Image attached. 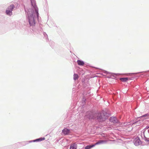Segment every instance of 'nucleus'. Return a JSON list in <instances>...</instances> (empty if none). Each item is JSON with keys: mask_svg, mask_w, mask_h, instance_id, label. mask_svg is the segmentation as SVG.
Masks as SVG:
<instances>
[{"mask_svg": "<svg viewBox=\"0 0 149 149\" xmlns=\"http://www.w3.org/2000/svg\"><path fill=\"white\" fill-rule=\"evenodd\" d=\"M36 14L38 15V13L36 11L35 13H32L31 15H29V22L31 25H34L35 24L34 17H35Z\"/></svg>", "mask_w": 149, "mask_h": 149, "instance_id": "obj_1", "label": "nucleus"}, {"mask_svg": "<svg viewBox=\"0 0 149 149\" xmlns=\"http://www.w3.org/2000/svg\"><path fill=\"white\" fill-rule=\"evenodd\" d=\"M96 116H97V118L99 121H102L105 120L104 118V115L101 113H97L96 114Z\"/></svg>", "mask_w": 149, "mask_h": 149, "instance_id": "obj_2", "label": "nucleus"}, {"mask_svg": "<svg viewBox=\"0 0 149 149\" xmlns=\"http://www.w3.org/2000/svg\"><path fill=\"white\" fill-rule=\"evenodd\" d=\"M110 121L111 122L113 123H119V121L117 120L116 118L115 117H111L110 118Z\"/></svg>", "mask_w": 149, "mask_h": 149, "instance_id": "obj_3", "label": "nucleus"}, {"mask_svg": "<svg viewBox=\"0 0 149 149\" xmlns=\"http://www.w3.org/2000/svg\"><path fill=\"white\" fill-rule=\"evenodd\" d=\"M62 132L64 134L67 135L69 133V130L65 128L63 130Z\"/></svg>", "mask_w": 149, "mask_h": 149, "instance_id": "obj_4", "label": "nucleus"}, {"mask_svg": "<svg viewBox=\"0 0 149 149\" xmlns=\"http://www.w3.org/2000/svg\"><path fill=\"white\" fill-rule=\"evenodd\" d=\"M77 145L75 143H74L71 145L70 149H77Z\"/></svg>", "mask_w": 149, "mask_h": 149, "instance_id": "obj_5", "label": "nucleus"}, {"mask_svg": "<svg viewBox=\"0 0 149 149\" xmlns=\"http://www.w3.org/2000/svg\"><path fill=\"white\" fill-rule=\"evenodd\" d=\"M106 142V141L105 140H99L98 141H97V142L95 143V144H94V145H95V146L97 145L101 144L104 143Z\"/></svg>", "mask_w": 149, "mask_h": 149, "instance_id": "obj_6", "label": "nucleus"}, {"mask_svg": "<svg viewBox=\"0 0 149 149\" xmlns=\"http://www.w3.org/2000/svg\"><path fill=\"white\" fill-rule=\"evenodd\" d=\"M12 10H10L8 9L6 11V13L7 15H11L12 14Z\"/></svg>", "mask_w": 149, "mask_h": 149, "instance_id": "obj_7", "label": "nucleus"}, {"mask_svg": "<svg viewBox=\"0 0 149 149\" xmlns=\"http://www.w3.org/2000/svg\"><path fill=\"white\" fill-rule=\"evenodd\" d=\"M77 63L78 65H83L84 64L83 61L80 60H78L77 61Z\"/></svg>", "mask_w": 149, "mask_h": 149, "instance_id": "obj_8", "label": "nucleus"}, {"mask_svg": "<svg viewBox=\"0 0 149 149\" xmlns=\"http://www.w3.org/2000/svg\"><path fill=\"white\" fill-rule=\"evenodd\" d=\"M95 146V145L94 144L91 145L87 146L85 147V149H90L91 148Z\"/></svg>", "mask_w": 149, "mask_h": 149, "instance_id": "obj_9", "label": "nucleus"}, {"mask_svg": "<svg viewBox=\"0 0 149 149\" xmlns=\"http://www.w3.org/2000/svg\"><path fill=\"white\" fill-rule=\"evenodd\" d=\"M120 79L123 82H125L127 81L128 80V78L127 77L122 78H120Z\"/></svg>", "mask_w": 149, "mask_h": 149, "instance_id": "obj_10", "label": "nucleus"}, {"mask_svg": "<svg viewBox=\"0 0 149 149\" xmlns=\"http://www.w3.org/2000/svg\"><path fill=\"white\" fill-rule=\"evenodd\" d=\"M15 8L14 6L13 5H11L8 7V9L10 10H12V11L13 9V8Z\"/></svg>", "mask_w": 149, "mask_h": 149, "instance_id": "obj_11", "label": "nucleus"}, {"mask_svg": "<svg viewBox=\"0 0 149 149\" xmlns=\"http://www.w3.org/2000/svg\"><path fill=\"white\" fill-rule=\"evenodd\" d=\"M79 78V76L77 74H74V80L77 79Z\"/></svg>", "mask_w": 149, "mask_h": 149, "instance_id": "obj_12", "label": "nucleus"}, {"mask_svg": "<svg viewBox=\"0 0 149 149\" xmlns=\"http://www.w3.org/2000/svg\"><path fill=\"white\" fill-rule=\"evenodd\" d=\"M140 141L139 139H137L135 141V144L136 145H138L140 144Z\"/></svg>", "mask_w": 149, "mask_h": 149, "instance_id": "obj_13", "label": "nucleus"}, {"mask_svg": "<svg viewBox=\"0 0 149 149\" xmlns=\"http://www.w3.org/2000/svg\"><path fill=\"white\" fill-rule=\"evenodd\" d=\"M45 139L44 138H40L36 139V140L34 141H42L45 140Z\"/></svg>", "mask_w": 149, "mask_h": 149, "instance_id": "obj_14", "label": "nucleus"}, {"mask_svg": "<svg viewBox=\"0 0 149 149\" xmlns=\"http://www.w3.org/2000/svg\"><path fill=\"white\" fill-rule=\"evenodd\" d=\"M140 121H137V122H136L135 123L136 124H138L139 123V122Z\"/></svg>", "mask_w": 149, "mask_h": 149, "instance_id": "obj_15", "label": "nucleus"}]
</instances>
